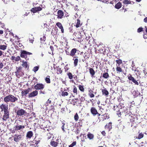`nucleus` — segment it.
<instances>
[{
	"instance_id": "52",
	"label": "nucleus",
	"mask_w": 147,
	"mask_h": 147,
	"mask_svg": "<svg viewBox=\"0 0 147 147\" xmlns=\"http://www.w3.org/2000/svg\"><path fill=\"white\" fill-rule=\"evenodd\" d=\"M94 41V40L93 39H90L89 42L88 44L90 45V46L92 45V42Z\"/></svg>"
},
{
	"instance_id": "60",
	"label": "nucleus",
	"mask_w": 147,
	"mask_h": 147,
	"mask_svg": "<svg viewBox=\"0 0 147 147\" xmlns=\"http://www.w3.org/2000/svg\"><path fill=\"white\" fill-rule=\"evenodd\" d=\"M18 45L21 48V49H24V47L23 46V45H22V43H19L18 44Z\"/></svg>"
},
{
	"instance_id": "49",
	"label": "nucleus",
	"mask_w": 147,
	"mask_h": 147,
	"mask_svg": "<svg viewBox=\"0 0 147 147\" xmlns=\"http://www.w3.org/2000/svg\"><path fill=\"white\" fill-rule=\"evenodd\" d=\"M80 128H77L75 131V133L78 134L80 133Z\"/></svg>"
},
{
	"instance_id": "44",
	"label": "nucleus",
	"mask_w": 147,
	"mask_h": 147,
	"mask_svg": "<svg viewBox=\"0 0 147 147\" xmlns=\"http://www.w3.org/2000/svg\"><path fill=\"white\" fill-rule=\"evenodd\" d=\"M68 95V93L67 92L62 91L61 95L62 96H67Z\"/></svg>"
},
{
	"instance_id": "63",
	"label": "nucleus",
	"mask_w": 147,
	"mask_h": 147,
	"mask_svg": "<svg viewBox=\"0 0 147 147\" xmlns=\"http://www.w3.org/2000/svg\"><path fill=\"white\" fill-rule=\"evenodd\" d=\"M62 124H63V125L61 127V128H62V130L63 131H65V129H64V126L65 125V123H62Z\"/></svg>"
},
{
	"instance_id": "38",
	"label": "nucleus",
	"mask_w": 147,
	"mask_h": 147,
	"mask_svg": "<svg viewBox=\"0 0 147 147\" xmlns=\"http://www.w3.org/2000/svg\"><path fill=\"white\" fill-rule=\"evenodd\" d=\"M144 136V134H143L140 133L138 135L137 137H136V138L138 139H140L143 137Z\"/></svg>"
},
{
	"instance_id": "45",
	"label": "nucleus",
	"mask_w": 147,
	"mask_h": 147,
	"mask_svg": "<svg viewBox=\"0 0 147 147\" xmlns=\"http://www.w3.org/2000/svg\"><path fill=\"white\" fill-rule=\"evenodd\" d=\"M39 69V66H35V67H34L32 69V71H34V72H36V71H37Z\"/></svg>"
},
{
	"instance_id": "55",
	"label": "nucleus",
	"mask_w": 147,
	"mask_h": 147,
	"mask_svg": "<svg viewBox=\"0 0 147 147\" xmlns=\"http://www.w3.org/2000/svg\"><path fill=\"white\" fill-rule=\"evenodd\" d=\"M34 142H35V145H36V146H38L37 145L38 144V143H40V140H34Z\"/></svg>"
},
{
	"instance_id": "53",
	"label": "nucleus",
	"mask_w": 147,
	"mask_h": 147,
	"mask_svg": "<svg viewBox=\"0 0 147 147\" xmlns=\"http://www.w3.org/2000/svg\"><path fill=\"white\" fill-rule=\"evenodd\" d=\"M143 31V28L142 27H140L137 30V32L138 33H140Z\"/></svg>"
},
{
	"instance_id": "25",
	"label": "nucleus",
	"mask_w": 147,
	"mask_h": 147,
	"mask_svg": "<svg viewBox=\"0 0 147 147\" xmlns=\"http://www.w3.org/2000/svg\"><path fill=\"white\" fill-rule=\"evenodd\" d=\"M116 70L117 72V73H122L123 72V70L122 69L121 67V65L119 66H116Z\"/></svg>"
},
{
	"instance_id": "24",
	"label": "nucleus",
	"mask_w": 147,
	"mask_h": 147,
	"mask_svg": "<svg viewBox=\"0 0 147 147\" xmlns=\"http://www.w3.org/2000/svg\"><path fill=\"white\" fill-rule=\"evenodd\" d=\"M78 57H73V60L74 61V67H76L77 66L78 63Z\"/></svg>"
},
{
	"instance_id": "18",
	"label": "nucleus",
	"mask_w": 147,
	"mask_h": 147,
	"mask_svg": "<svg viewBox=\"0 0 147 147\" xmlns=\"http://www.w3.org/2000/svg\"><path fill=\"white\" fill-rule=\"evenodd\" d=\"M129 118L130 119V121L131 122H135V119L134 117V115L132 114L131 112L129 113Z\"/></svg>"
},
{
	"instance_id": "8",
	"label": "nucleus",
	"mask_w": 147,
	"mask_h": 147,
	"mask_svg": "<svg viewBox=\"0 0 147 147\" xmlns=\"http://www.w3.org/2000/svg\"><path fill=\"white\" fill-rule=\"evenodd\" d=\"M9 109L8 105L4 103L0 105V109L1 111L3 112Z\"/></svg>"
},
{
	"instance_id": "27",
	"label": "nucleus",
	"mask_w": 147,
	"mask_h": 147,
	"mask_svg": "<svg viewBox=\"0 0 147 147\" xmlns=\"http://www.w3.org/2000/svg\"><path fill=\"white\" fill-rule=\"evenodd\" d=\"M22 65L23 67L26 69L27 70H28L29 69V65H28L27 62H23V63L22 64Z\"/></svg>"
},
{
	"instance_id": "59",
	"label": "nucleus",
	"mask_w": 147,
	"mask_h": 147,
	"mask_svg": "<svg viewBox=\"0 0 147 147\" xmlns=\"http://www.w3.org/2000/svg\"><path fill=\"white\" fill-rule=\"evenodd\" d=\"M121 110H120V111H118L117 113V115L119 117L121 116Z\"/></svg>"
},
{
	"instance_id": "12",
	"label": "nucleus",
	"mask_w": 147,
	"mask_h": 147,
	"mask_svg": "<svg viewBox=\"0 0 147 147\" xmlns=\"http://www.w3.org/2000/svg\"><path fill=\"white\" fill-rule=\"evenodd\" d=\"M90 111L91 114L93 116H96V114L97 113L98 111L95 107H92L90 109Z\"/></svg>"
},
{
	"instance_id": "26",
	"label": "nucleus",
	"mask_w": 147,
	"mask_h": 147,
	"mask_svg": "<svg viewBox=\"0 0 147 147\" xmlns=\"http://www.w3.org/2000/svg\"><path fill=\"white\" fill-rule=\"evenodd\" d=\"M33 136V133L32 131H28L26 134V137L27 138L30 139Z\"/></svg>"
},
{
	"instance_id": "46",
	"label": "nucleus",
	"mask_w": 147,
	"mask_h": 147,
	"mask_svg": "<svg viewBox=\"0 0 147 147\" xmlns=\"http://www.w3.org/2000/svg\"><path fill=\"white\" fill-rule=\"evenodd\" d=\"M123 3L125 4H130L131 3V1L130 0H124L123 1Z\"/></svg>"
},
{
	"instance_id": "62",
	"label": "nucleus",
	"mask_w": 147,
	"mask_h": 147,
	"mask_svg": "<svg viewBox=\"0 0 147 147\" xmlns=\"http://www.w3.org/2000/svg\"><path fill=\"white\" fill-rule=\"evenodd\" d=\"M65 53L66 55H68L70 56V52L69 53L67 49L65 50Z\"/></svg>"
},
{
	"instance_id": "7",
	"label": "nucleus",
	"mask_w": 147,
	"mask_h": 147,
	"mask_svg": "<svg viewBox=\"0 0 147 147\" xmlns=\"http://www.w3.org/2000/svg\"><path fill=\"white\" fill-rule=\"evenodd\" d=\"M36 90H42L45 87V86L42 83H37L34 86Z\"/></svg>"
},
{
	"instance_id": "43",
	"label": "nucleus",
	"mask_w": 147,
	"mask_h": 147,
	"mask_svg": "<svg viewBox=\"0 0 147 147\" xmlns=\"http://www.w3.org/2000/svg\"><path fill=\"white\" fill-rule=\"evenodd\" d=\"M79 119V117L77 113H76L74 116V120L76 121H77Z\"/></svg>"
},
{
	"instance_id": "58",
	"label": "nucleus",
	"mask_w": 147,
	"mask_h": 147,
	"mask_svg": "<svg viewBox=\"0 0 147 147\" xmlns=\"http://www.w3.org/2000/svg\"><path fill=\"white\" fill-rule=\"evenodd\" d=\"M20 56H18L17 57H15V60L16 61H20Z\"/></svg>"
},
{
	"instance_id": "40",
	"label": "nucleus",
	"mask_w": 147,
	"mask_h": 147,
	"mask_svg": "<svg viewBox=\"0 0 147 147\" xmlns=\"http://www.w3.org/2000/svg\"><path fill=\"white\" fill-rule=\"evenodd\" d=\"M67 75L68 77L69 78L70 80H71L73 78V75L71 72H68L67 74Z\"/></svg>"
},
{
	"instance_id": "20",
	"label": "nucleus",
	"mask_w": 147,
	"mask_h": 147,
	"mask_svg": "<svg viewBox=\"0 0 147 147\" xmlns=\"http://www.w3.org/2000/svg\"><path fill=\"white\" fill-rule=\"evenodd\" d=\"M30 90V88H29L27 89L23 90L22 92V96H26V94L28 93Z\"/></svg>"
},
{
	"instance_id": "51",
	"label": "nucleus",
	"mask_w": 147,
	"mask_h": 147,
	"mask_svg": "<svg viewBox=\"0 0 147 147\" xmlns=\"http://www.w3.org/2000/svg\"><path fill=\"white\" fill-rule=\"evenodd\" d=\"M46 40V37L45 35L43 36L42 37L40 38L41 41H45Z\"/></svg>"
},
{
	"instance_id": "23",
	"label": "nucleus",
	"mask_w": 147,
	"mask_h": 147,
	"mask_svg": "<svg viewBox=\"0 0 147 147\" xmlns=\"http://www.w3.org/2000/svg\"><path fill=\"white\" fill-rule=\"evenodd\" d=\"M88 69L89 71V73L92 77H94L95 72L94 69L92 68L89 67Z\"/></svg>"
},
{
	"instance_id": "50",
	"label": "nucleus",
	"mask_w": 147,
	"mask_h": 147,
	"mask_svg": "<svg viewBox=\"0 0 147 147\" xmlns=\"http://www.w3.org/2000/svg\"><path fill=\"white\" fill-rule=\"evenodd\" d=\"M76 144V141L73 142L69 146V147H73V146H75Z\"/></svg>"
},
{
	"instance_id": "13",
	"label": "nucleus",
	"mask_w": 147,
	"mask_h": 147,
	"mask_svg": "<svg viewBox=\"0 0 147 147\" xmlns=\"http://www.w3.org/2000/svg\"><path fill=\"white\" fill-rule=\"evenodd\" d=\"M78 51V50L76 48L72 49L70 52V56L73 57H75L76 54Z\"/></svg>"
},
{
	"instance_id": "2",
	"label": "nucleus",
	"mask_w": 147,
	"mask_h": 147,
	"mask_svg": "<svg viewBox=\"0 0 147 147\" xmlns=\"http://www.w3.org/2000/svg\"><path fill=\"white\" fill-rule=\"evenodd\" d=\"M22 67L20 66L18 67H16V71L15 72L16 76L19 78L20 76H22L24 75L23 71L22 69Z\"/></svg>"
},
{
	"instance_id": "54",
	"label": "nucleus",
	"mask_w": 147,
	"mask_h": 147,
	"mask_svg": "<svg viewBox=\"0 0 147 147\" xmlns=\"http://www.w3.org/2000/svg\"><path fill=\"white\" fill-rule=\"evenodd\" d=\"M9 109H8L6 110L5 111H4L3 112V113L5 114H10V112H9Z\"/></svg>"
},
{
	"instance_id": "14",
	"label": "nucleus",
	"mask_w": 147,
	"mask_h": 147,
	"mask_svg": "<svg viewBox=\"0 0 147 147\" xmlns=\"http://www.w3.org/2000/svg\"><path fill=\"white\" fill-rule=\"evenodd\" d=\"M38 94V91L36 90L30 93L28 95V97L29 98L34 97L37 96Z\"/></svg>"
},
{
	"instance_id": "56",
	"label": "nucleus",
	"mask_w": 147,
	"mask_h": 147,
	"mask_svg": "<svg viewBox=\"0 0 147 147\" xmlns=\"http://www.w3.org/2000/svg\"><path fill=\"white\" fill-rule=\"evenodd\" d=\"M5 4H8L11 0H2Z\"/></svg>"
},
{
	"instance_id": "17",
	"label": "nucleus",
	"mask_w": 147,
	"mask_h": 147,
	"mask_svg": "<svg viewBox=\"0 0 147 147\" xmlns=\"http://www.w3.org/2000/svg\"><path fill=\"white\" fill-rule=\"evenodd\" d=\"M101 91L102 95H104L106 97H107L109 94V93L107 90L106 88L101 89Z\"/></svg>"
},
{
	"instance_id": "5",
	"label": "nucleus",
	"mask_w": 147,
	"mask_h": 147,
	"mask_svg": "<svg viewBox=\"0 0 147 147\" xmlns=\"http://www.w3.org/2000/svg\"><path fill=\"white\" fill-rule=\"evenodd\" d=\"M17 116L18 117H19L22 116L24 115H25L26 113V111L22 109H20L18 110L16 112Z\"/></svg>"
},
{
	"instance_id": "19",
	"label": "nucleus",
	"mask_w": 147,
	"mask_h": 147,
	"mask_svg": "<svg viewBox=\"0 0 147 147\" xmlns=\"http://www.w3.org/2000/svg\"><path fill=\"white\" fill-rule=\"evenodd\" d=\"M22 136L20 135H15L14 138V140L16 142H18L22 138Z\"/></svg>"
},
{
	"instance_id": "15",
	"label": "nucleus",
	"mask_w": 147,
	"mask_h": 147,
	"mask_svg": "<svg viewBox=\"0 0 147 147\" xmlns=\"http://www.w3.org/2000/svg\"><path fill=\"white\" fill-rule=\"evenodd\" d=\"M98 50L99 53H102L104 55L106 53V49L105 48L102 46V47H101L100 46H98Z\"/></svg>"
},
{
	"instance_id": "4",
	"label": "nucleus",
	"mask_w": 147,
	"mask_h": 147,
	"mask_svg": "<svg viewBox=\"0 0 147 147\" xmlns=\"http://www.w3.org/2000/svg\"><path fill=\"white\" fill-rule=\"evenodd\" d=\"M32 55V53L23 50L21 51L20 57L22 58H24L26 60H29V58L28 57L27 55Z\"/></svg>"
},
{
	"instance_id": "47",
	"label": "nucleus",
	"mask_w": 147,
	"mask_h": 147,
	"mask_svg": "<svg viewBox=\"0 0 147 147\" xmlns=\"http://www.w3.org/2000/svg\"><path fill=\"white\" fill-rule=\"evenodd\" d=\"M78 100V98H74L72 100V101L74 105H75Z\"/></svg>"
},
{
	"instance_id": "34",
	"label": "nucleus",
	"mask_w": 147,
	"mask_h": 147,
	"mask_svg": "<svg viewBox=\"0 0 147 147\" xmlns=\"http://www.w3.org/2000/svg\"><path fill=\"white\" fill-rule=\"evenodd\" d=\"M82 24L80 23V20L78 19L77 20V22L76 25H74V26L77 28H78L81 26Z\"/></svg>"
},
{
	"instance_id": "64",
	"label": "nucleus",
	"mask_w": 147,
	"mask_h": 147,
	"mask_svg": "<svg viewBox=\"0 0 147 147\" xmlns=\"http://www.w3.org/2000/svg\"><path fill=\"white\" fill-rule=\"evenodd\" d=\"M3 63L2 62H0V69L3 68Z\"/></svg>"
},
{
	"instance_id": "1",
	"label": "nucleus",
	"mask_w": 147,
	"mask_h": 147,
	"mask_svg": "<svg viewBox=\"0 0 147 147\" xmlns=\"http://www.w3.org/2000/svg\"><path fill=\"white\" fill-rule=\"evenodd\" d=\"M18 100L17 98L12 94H9L5 96L4 98L5 102L7 103L8 102H15Z\"/></svg>"
},
{
	"instance_id": "61",
	"label": "nucleus",
	"mask_w": 147,
	"mask_h": 147,
	"mask_svg": "<svg viewBox=\"0 0 147 147\" xmlns=\"http://www.w3.org/2000/svg\"><path fill=\"white\" fill-rule=\"evenodd\" d=\"M4 27V24L2 23L0 21V28H3Z\"/></svg>"
},
{
	"instance_id": "22",
	"label": "nucleus",
	"mask_w": 147,
	"mask_h": 147,
	"mask_svg": "<svg viewBox=\"0 0 147 147\" xmlns=\"http://www.w3.org/2000/svg\"><path fill=\"white\" fill-rule=\"evenodd\" d=\"M120 105V104H119V105L118 106H117V105H114L113 108V109L114 111H116L117 112L118 111H120V110H121L122 109V107H119ZM120 106H121V105H120Z\"/></svg>"
},
{
	"instance_id": "48",
	"label": "nucleus",
	"mask_w": 147,
	"mask_h": 147,
	"mask_svg": "<svg viewBox=\"0 0 147 147\" xmlns=\"http://www.w3.org/2000/svg\"><path fill=\"white\" fill-rule=\"evenodd\" d=\"M83 120V119H80L79 120V121L78 122V125L80 126H82V121Z\"/></svg>"
},
{
	"instance_id": "33",
	"label": "nucleus",
	"mask_w": 147,
	"mask_h": 147,
	"mask_svg": "<svg viewBox=\"0 0 147 147\" xmlns=\"http://www.w3.org/2000/svg\"><path fill=\"white\" fill-rule=\"evenodd\" d=\"M79 89L82 92H84L85 91L84 86L83 85H79L78 86Z\"/></svg>"
},
{
	"instance_id": "28",
	"label": "nucleus",
	"mask_w": 147,
	"mask_h": 147,
	"mask_svg": "<svg viewBox=\"0 0 147 147\" xmlns=\"http://www.w3.org/2000/svg\"><path fill=\"white\" fill-rule=\"evenodd\" d=\"M59 143L57 142L52 140L50 142V145L54 147H56L58 146Z\"/></svg>"
},
{
	"instance_id": "11",
	"label": "nucleus",
	"mask_w": 147,
	"mask_h": 147,
	"mask_svg": "<svg viewBox=\"0 0 147 147\" xmlns=\"http://www.w3.org/2000/svg\"><path fill=\"white\" fill-rule=\"evenodd\" d=\"M42 8L40 7H36L31 9V11L33 13H35L38 11H41Z\"/></svg>"
},
{
	"instance_id": "29",
	"label": "nucleus",
	"mask_w": 147,
	"mask_h": 147,
	"mask_svg": "<svg viewBox=\"0 0 147 147\" xmlns=\"http://www.w3.org/2000/svg\"><path fill=\"white\" fill-rule=\"evenodd\" d=\"M112 128V123L111 122L109 123L108 124H106L105 126V129H109V131H110Z\"/></svg>"
},
{
	"instance_id": "32",
	"label": "nucleus",
	"mask_w": 147,
	"mask_h": 147,
	"mask_svg": "<svg viewBox=\"0 0 147 147\" xmlns=\"http://www.w3.org/2000/svg\"><path fill=\"white\" fill-rule=\"evenodd\" d=\"M73 92L74 94V96L73 95V97H74L76 95H77L78 94V89L77 87L75 86H74Z\"/></svg>"
},
{
	"instance_id": "42",
	"label": "nucleus",
	"mask_w": 147,
	"mask_h": 147,
	"mask_svg": "<svg viewBox=\"0 0 147 147\" xmlns=\"http://www.w3.org/2000/svg\"><path fill=\"white\" fill-rule=\"evenodd\" d=\"M57 67V74H61L62 72V70H61V68L59 67Z\"/></svg>"
},
{
	"instance_id": "57",
	"label": "nucleus",
	"mask_w": 147,
	"mask_h": 147,
	"mask_svg": "<svg viewBox=\"0 0 147 147\" xmlns=\"http://www.w3.org/2000/svg\"><path fill=\"white\" fill-rule=\"evenodd\" d=\"M21 145L23 147H25L26 146V143L24 142H21Z\"/></svg>"
},
{
	"instance_id": "30",
	"label": "nucleus",
	"mask_w": 147,
	"mask_h": 147,
	"mask_svg": "<svg viewBox=\"0 0 147 147\" xmlns=\"http://www.w3.org/2000/svg\"><path fill=\"white\" fill-rule=\"evenodd\" d=\"M93 91L92 90L90 89L88 90V95L91 98H93L94 96V95L93 94Z\"/></svg>"
},
{
	"instance_id": "16",
	"label": "nucleus",
	"mask_w": 147,
	"mask_h": 147,
	"mask_svg": "<svg viewBox=\"0 0 147 147\" xmlns=\"http://www.w3.org/2000/svg\"><path fill=\"white\" fill-rule=\"evenodd\" d=\"M10 117V114L3 113L2 119L3 121H6Z\"/></svg>"
},
{
	"instance_id": "3",
	"label": "nucleus",
	"mask_w": 147,
	"mask_h": 147,
	"mask_svg": "<svg viewBox=\"0 0 147 147\" xmlns=\"http://www.w3.org/2000/svg\"><path fill=\"white\" fill-rule=\"evenodd\" d=\"M24 128V125H19L17 123L16 125L13 128V129H11L10 131L12 133H15L16 131L19 130Z\"/></svg>"
},
{
	"instance_id": "36",
	"label": "nucleus",
	"mask_w": 147,
	"mask_h": 147,
	"mask_svg": "<svg viewBox=\"0 0 147 147\" xmlns=\"http://www.w3.org/2000/svg\"><path fill=\"white\" fill-rule=\"evenodd\" d=\"M102 77L105 79H108L109 77V75L107 72H105L103 73Z\"/></svg>"
},
{
	"instance_id": "39",
	"label": "nucleus",
	"mask_w": 147,
	"mask_h": 147,
	"mask_svg": "<svg viewBox=\"0 0 147 147\" xmlns=\"http://www.w3.org/2000/svg\"><path fill=\"white\" fill-rule=\"evenodd\" d=\"M50 78V76H47V77L45 78V81L47 83L49 84L50 83L51 81Z\"/></svg>"
},
{
	"instance_id": "6",
	"label": "nucleus",
	"mask_w": 147,
	"mask_h": 147,
	"mask_svg": "<svg viewBox=\"0 0 147 147\" xmlns=\"http://www.w3.org/2000/svg\"><path fill=\"white\" fill-rule=\"evenodd\" d=\"M109 118V115L108 113H105L100 116V117H98V119L99 120V122L100 121H103Z\"/></svg>"
},
{
	"instance_id": "31",
	"label": "nucleus",
	"mask_w": 147,
	"mask_h": 147,
	"mask_svg": "<svg viewBox=\"0 0 147 147\" xmlns=\"http://www.w3.org/2000/svg\"><path fill=\"white\" fill-rule=\"evenodd\" d=\"M87 136L88 138L90 140H93L94 137V135L90 132H88V133Z\"/></svg>"
},
{
	"instance_id": "35",
	"label": "nucleus",
	"mask_w": 147,
	"mask_h": 147,
	"mask_svg": "<svg viewBox=\"0 0 147 147\" xmlns=\"http://www.w3.org/2000/svg\"><path fill=\"white\" fill-rule=\"evenodd\" d=\"M121 6V3L120 2H119L115 5V7L116 9H120Z\"/></svg>"
},
{
	"instance_id": "41",
	"label": "nucleus",
	"mask_w": 147,
	"mask_h": 147,
	"mask_svg": "<svg viewBox=\"0 0 147 147\" xmlns=\"http://www.w3.org/2000/svg\"><path fill=\"white\" fill-rule=\"evenodd\" d=\"M7 47V46L5 45H0V49L2 50H5Z\"/></svg>"
},
{
	"instance_id": "9",
	"label": "nucleus",
	"mask_w": 147,
	"mask_h": 147,
	"mask_svg": "<svg viewBox=\"0 0 147 147\" xmlns=\"http://www.w3.org/2000/svg\"><path fill=\"white\" fill-rule=\"evenodd\" d=\"M127 77L128 79L129 80L132 81L135 84L137 85H139V84L137 81L136 80L131 74H129Z\"/></svg>"
},
{
	"instance_id": "21",
	"label": "nucleus",
	"mask_w": 147,
	"mask_h": 147,
	"mask_svg": "<svg viewBox=\"0 0 147 147\" xmlns=\"http://www.w3.org/2000/svg\"><path fill=\"white\" fill-rule=\"evenodd\" d=\"M56 25L58 28L61 30L62 33H64V29L62 24L59 22H58L56 24Z\"/></svg>"
},
{
	"instance_id": "37",
	"label": "nucleus",
	"mask_w": 147,
	"mask_h": 147,
	"mask_svg": "<svg viewBox=\"0 0 147 147\" xmlns=\"http://www.w3.org/2000/svg\"><path fill=\"white\" fill-rule=\"evenodd\" d=\"M117 64H116V66L121 65V64H122V61L121 59H119L115 61Z\"/></svg>"
},
{
	"instance_id": "10",
	"label": "nucleus",
	"mask_w": 147,
	"mask_h": 147,
	"mask_svg": "<svg viewBox=\"0 0 147 147\" xmlns=\"http://www.w3.org/2000/svg\"><path fill=\"white\" fill-rule=\"evenodd\" d=\"M64 12L61 10H59L57 12V18L59 19H61L64 16Z\"/></svg>"
}]
</instances>
